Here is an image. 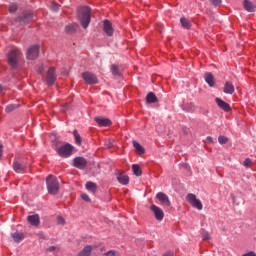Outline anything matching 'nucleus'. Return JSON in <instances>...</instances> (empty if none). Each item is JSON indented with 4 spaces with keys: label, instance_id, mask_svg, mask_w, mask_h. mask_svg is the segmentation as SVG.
Returning <instances> with one entry per match:
<instances>
[{
    "label": "nucleus",
    "instance_id": "obj_48",
    "mask_svg": "<svg viewBox=\"0 0 256 256\" xmlns=\"http://www.w3.org/2000/svg\"><path fill=\"white\" fill-rule=\"evenodd\" d=\"M163 256H175V255L173 254V252H167Z\"/></svg>",
    "mask_w": 256,
    "mask_h": 256
},
{
    "label": "nucleus",
    "instance_id": "obj_12",
    "mask_svg": "<svg viewBox=\"0 0 256 256\" xmlns=\"http://www.w3.org/2000/svg\"><path fill=\"white\" fill-rule=\"evenodd\" d=\"M73 165L74 167H76V169H85V167H87V159L83 158V157H76L73 160Z\"/></svg>",
    "mask_w": 256,
    "mask_h": 256
},
{
    "label": "nucleus",
    "instance_id": "obj_47",
    "mask_svg": "<svg viewBox=\"0 0 256 256\" xmlns=\"http://www.w3.org/2000/svg\"><path fill=\"white\" fill-rule=\"evenodd\" d=\"M206 139L208 143H213V137L208 136Z\"/></svg>",
    "mask_w": 256,
    "mask_h": 256
},
{
    "label": "nucleus",
    "instance_id": "obj_4",
    "mask_svg": "<svg viewBox=\"0 0 256 256\" xmlns=\"http://www.w3.org/2000/svg\"><path fill=\"white\" fill-rule=\"evenodd\" d=\"M33 21V13L32 12H24L20 16L15 19V23L18 25H29Z\"/></svg>",
    "mask_w": 256,
    "mask_h": 256
},
{
    "label": "nucleus",
    "instance_id": "obj_44",
    "mask_svg": "<svg viewBox=\"0 0 256 256\" xmlns=\"http://www.w3.org/2000/svg\"><path fill=\"white\" fill-rule=\"evenodd\" d=\"M43 71H45V66L42 64V65H40L39 66V68H38V73H43Z\"/></svg>",
    "mask_w": 256,
    "mask_h": 256
},
{
    "label": "nucleus",
    "instance_id": "obj_14",
    "mask_svg": "<svg viewBox=\"0 0 256 256\" xmlns=\"http://www.w3.org/2000/svg\"><path fill=\"white\" fill-rule=\"evenodd\" d=\"M103 31L108 35V37H112L114 30H113V24L109 20H104L103 22Z\"/></svg>",
    "mask_w": 256,
    "mask_h": 256
},
{
    "label": "nucleus",
    "instance_id": "obj_19",
    "mask_svg": "<svg viewBox=\"0 0 256 256\" xmlns=\"http://www.w3.org/2000/svg\"><path fill=\"white\" fill-rule=\"evenodd\" d=\"M94 121H96L100 127H109V125H111L109 118L96 117Z\"/></svg>",
    "mask_w": 256,
    "mask_h": 256
},
{
    "label": "nucleus",
    "instance_id": "obj_38",
    "mask_svg": "<svg viewBox=\"0 0 256 256\" xmlns=\"http://www.w3.org/2000/svg\"><path fill=\"white\" fill-rule=\"evenodd\" d=\"M81 199L86 201V203H91V198L87 194H81Z\"/></svg>",
    "mask_w": 256,
    "mask_h": 256
},
{
    "label": "nucleus",
    "instance_id": "obj_20",
    "mask_svg": "<svg viewBox=\"0 0 256 256\" xmlns=\"http://www.w3.org/2000/svg\"><path fill=\"white\" fill-rule=\"evenodd\" d=\"M243 7L245 11H248V13H254L256 7L253 5V3L249 0H244L243 1Z\"/></svg>",
    "mask_w": 256,
    "mask_h": 256
},
{
    "label": "nucleus",
    "instance_id": "obj_28",
    "mask_svg": "<svg viewBox=\"0 0 256 256\" xmlns=\"http://www.w3.org/2000/svg\"><path fill=\"white\" fill-rule=\"evenodd\" d=\"M180 23L184 29H191V22L187 18H181Z\"/></svg>",
    "mask_w": 256,
    "mask_h": 256
},
{
    "label": "nucleus",
    "instance_id": "obj_42",
    "mask_svg": "<svg viewBox=\"0 0 256 256\" xmlns=\"http://www.w3.org/2000/svg\"><path fill=\"white\" fill-rule=\"evenodd\" d=\"M61 111H63V113H66V111H69V104L62 106Z\"/></svg>",
    "mask_w": 256,
    "mask_h": 256
},
{
    "label": "nucleus",
    "instance_id": "obj_35",
    "mask_svg": "<svg viewBox=\"0 0 256 256\" xmlns=\"http://www.w3.org/2000/svg\"><path fill=\"white\" fill-rule=\"evenodd\" d=\"M17 9H18V6H17V4H15V3H11V4L9 5V8H8V10H9L10 13H15V12L17 11Z\"/></svg>",
    "mask_w": 256,
    "mask_h": 256
},
{
    "label": "nucleus",
    "instance_id": "obj_29",
    "mask_svg": "<svg viewBox=\"0 0 256 256\" xmlns=\"http://www.w3.org/2000/svg\"><path fill=\"white\" fill-rule=\"evenodd\" d=\"M77 29V24H69L65 27L66 33H75Z\"/></svg>",
    "mask_w": 256,
    "mask_h": 256
},
{
    "label": "nucleus",
    "instance_id": "obj_6",
    "mask_svg": "<svg viewBox=\"0 0 256 256\" xmlns=\"http://www.w3.org/2000/svg\"><path fill=\"white\" fill-rule=\"evenodd\" d=\"M56 151L60 157H71V154L73 153V147L71 144H65L60 146Z\"/></svg>",
    "mask_w": 256,
    "mask_h": 256
},
{
    "label": "nucleus",
    "instance_id": "obj_24",
    "mask_svg": "<svg viewBox=\"0 0 256 256\" xmlns=\"http://www.w3.org/2000/svg\"><path fill=\"white\" fill-rule=\"evenodd\" d=\"M133 147L136 153H138L139 155L145 154V149L143 148V146H141V144H139V142L133 141Z\"/></svg>",
    "mask_w": 256,
    "mask_h": 256
},
{
    "label": "nucleus",
    "instance_id": "obj_46",
    "mask_svg": "<svg viewBox=\"0 0 256 256\" xmlns=\"http://www.w3.org/2000/svg\"><path fill=\"white\" fill-rule=\"evenodd\" d=\"M39 239H45V234L43 232L38 233Z\"/></svg>",
    "mask_w": 256,
    "mask_h": 256
},
{
    "label": "nucleus",
    "instance_id": "obj_32",
    "mask_svg": "<svg viewBox=\"0 0 256 256\" xmlns=\"http://www.w3.org/2000/svg\"><path fill=\"white\" fill-rule=\"evenodd\" d=\"M73 135H74V138H75V143L77 145H81V135H79V132L77 130H74L73 131Z\"/></svg>",
    "mask_w": 256,
    "mask_h": 256
},
{
    "label": "nucleus",
    "instance_id": "obj_31",
    "mask_svg": "<svg viewBox=\"0 0 256 256\" xmlns=\"http://www.w3.org/2000/svg\"><path fill=\"white\" fill-rule=\"evenodd\" d=\"M111 71H112V74L115 75L116 77H119L121 75V72L119 71V66L115 64L111 66Z\"/></svg>",
    "mask_w": 256,
    "mask_h": 256
},
{
    "label": "nucleus",
    "instance_id": "obj_10",
    "mask_svg": "<svg viewBox=\"0 0 256 256\" xmlns=\"http://www.w3.org/2000/svg\"><path fill=\"white\" fill-rule=\"evenodd\" d=\"M150 210L152 213H154L155 219L157 221H163V218L165 217V213L163 212V209L159 208V206L152 204L150 206Z\"/></svg>",
    "mask_w": 256,
    "mask_h": 256
},
{
    "label": "nucleus",
    "instance_id": "obj_5",
    "mask_svg": "<svg viewBox=\"0 0 256 256\" xmlns=\"http://www.w3.org/2000/svg\"><path fill=\"white\" fill-rule=\"evenodd\" d=\"M186 199L190 205L194 207V209H198V211L203 210V203H201V200L197 199V196L193 193H189L186 196Z\"/></svg>",
    "mask_w": 256,
    "mask_h": 256
},
{
    "label": "nucleus",
    "instance_id": "obj_23",
    "mask_svg": "<svg viewBox=\"0 0 256 256\" xmlns=\"http://www.w3.org/2000/svg\"><path fill=\"white\" fill-rule=\"evenodd\" d=\"M159 101V99L157 98V96L155 95V93L153 92H149L146 96V102L151 104V103H157Z\"/></svg>",
    "mask_w": 256,
    "mask_h": 256
},
{
    "label": "nucleus",
    "instance_id": "obj_33",
    "mask_svg": "<svg viewBox=\"0 0 256 256\" xmlns=\"http://www.w3.org/2000/svg\"><path fill=\"white\" fill-rule=\"evenodd\" d=\"M228 142H229V138H227V136L218 137V143H220V145H225Z\"/></svg>",
    "mask_w": 256,
    "mask_h": 256
},
{
    "label": "nucleus",
    "instance_id": "obj_17",
    "mask_svg": "<svg viewBox=\"0 0 256 256\" xmlns=\"http://www.w3.org/2000/svg\"><path fill=\"white\" fill-rule=\"evenodd\" d=\"M204 79L206 83L209 85V87H215V76H213V73L211 72L205 73Z\"/></svg>",
    "mask_w": 256,
    "mask_h": 256
},
{
    "label": "nucleus",
    "instance_id": "obj_11",
    "mask_svg": "<svg viewBox=\"0 0 256 256\" xmlns=\"http://www.w3.org/2000/svg\"><path fill=\"white\" fill-rule=\"evenodd\" d=\"M39 57V46H31L27 51V59L33 61Z\"/></svg>",
    "mask_w": 256,
    "mask_h": 256
},
{
    "label": "nucleus",
    "instance_id": "obj_34",
    "mask_svg": "<svg viewBox=\"0 0 256 256\" xmlns=\"http://www.w3.org/2000/svg\"><path fill=\"white\" fill-rule=\"evenodd\" d=\"M17 107H19V106L15 105V104H10V105L6 106L5 111H6V113H11L12 111H15V109H17Z\"/></svg>",
    "mask_w": 256,
    "mask_h": 256
},
{
    "label": "nucleus",
    "instance_id": "obj_37",
    "mask_svg": "<svg viewBox=\"0 0 256 256\" xmlns=\"http://www.w3.org/2000/svg\"><path fill=\"white\" fill-rule=\"evenodd\" d=\"M243 165H244V167L249 168V167H251V165H253V161L250 158H247L244 160Z\"/></svg>",
    "mask_w": 256,
    "mask_h": 256
},
{
    "label": "nucleus",
    "instance_id": "obj_9",
    "mask_svg": "<svg viewBox=\"0 0 256 256\" xmlns=\"http://www.w3.org/2000/svg\"><path fill=\"white\" fill-rule=\"evenodd\" d=\"M156 199L159 201L162 207H171V200L169 199V196H167V194L163 192H158L156 194Z\"/></svg>",
    "mask_w": 256,
    "mask_h": 256
},
{
    "label": "nucleus",
    "instance_id": "obj_27",
    "mask_svg": "<svg viewBox=\"0 0 256 256\" xmlns=\"http://www.w3.org/2000/svg\"><path fill=\"white\" fill-rule=\"evenodd\" d=\"M91 251H93V248L91 246H86L83 248V250L78 254V256H89L91 255Z\"/></svg>",
    "mask_w": 256,
    "mask_h": 256
},
{
    "label": "nucleus",
    "instance_id": "obj_1",
    "mask_svg": "<svg viewBox=\"0 0 256 256\" xmlns=\"http://www.w3.org/2000/svg\"><path fill=\"white\" fill-rule=\"evenodd\" d=\"M78 20L82 27L87 29L89 27V23H91V8L87 6L80 7L78 9Z\"/></svg>",
    "mask_w": 256,
    "mask_h": 256
},
{
    "label": "nucleus",
    "instance_id": "obj_21",
    "mask_svg": "<svg viewBox=\"0 0 256 256\" xmlns=\"http://www.w3.org/2000/svg\"><path fill=\"white\" fill-rule=\"evenodd\" d=\"M117 181L121 184V185H129V176H127V174L125 173H120L117 176Z\"/></svg>",
    "mask_w": 256,
    "mask_h": 256
},
{
    "label": "nucleus",
    "instance_id": "obj_39",
    "mask_svg": "<svg viewBox=\"0 0 256 256\" xmlns=\"http://www.w3.org/2000/svg\"><path fill=\"white\" fill-rule=\"evenodd\" d=\"M105 255L106 256H119V253H117V251H115V250H110Z\"/></svg>",
    "mask_w": 256,
    "mask_h": 256
},
{
    "label": "nucleus",
    "instance_id": "obj_15",
    "mask_svg": "<svg viewBox=\"0 0 256 256\" xmlns=\"http://www.w3.org/2000/svg\"><path fill=\"white\" fill-rule=\"evenodd\" d=\"M216 104L222 111H231V105H229L227 102L223 101L221 98H215Z\"/></svg>",
    "mask_w": 256,
    "mask_h": 256
},
{
    "label": "nucleus",
    "instance_id": "obj_2",
    "mask_svg": "<svg viewBox=\"0 0 256 256\" xmlns=\"http://www.w3.org/2000/svg\"><path fill=\"white\" fill-rule=\"evenodd\" d=\"M47 190L50 195H57L59 193V180L53 175L46 178Z\"/></svg>",
    "mask_w": 256,
    "mask_h": 256
},
{
    "label": "nucleus",
    "instance_id": "obj_18",
    "mask_svg": "<svg viewBox=\"0 0 256 256\" xmlns=\"http://www.w3.org/2000/svg\"><path fill=\"white\" fill-rule=\"evenodd\" d=\"M223 91L226 95H233L235 93V86L233 85V83L227 81L224 85Z\"/></svg>",
    "mask_w": 256,
    "mask_h": 256
},
{
    "label": "nucleus",
    "instance_id": "obj_43",
    "mask_svg": "<svg viewBox=\"0 0 256 256\" xmlns=\"http://www.w3.org/2000/svg\"><path fill=\"white\" fill-rule=\"evenodd\" d=\"M60 8H61V6L59 4H53L52 5L53 11H59Z\"/></svg>",
    "mask_w": 256,
    "mask_h": 256
},
{
    "label": "nucleus",
    "instance_id": "obj_7",
    "mask_svg": "<svg viewBox=\"0 0 256 256\" xmlns=\"http://www.w3.org/2000/svg\"><path fill=\"white\" fill-rule=\"evenodd\" d=\"M82 79H84L87 85H97V83H99L97 76L91 72L82 73Z\"/></svg>",
    "mask_w": 256,
    "mask_h": 256
},
{
    "label": "nucleus",
    "instance_id": "obj_25",
    "mask_svg": "<svg viewBox=\"0 0 256 256\" xmlns=\"http://www.w3.org/2000/svg\"><path fill=\"white\" fill-rule=\"evenodd\" d=\"M87 191H90V193H97V184H95L92 181H89L85 185Z\"/></svg>",
    "mask_w": 256,
    "mask_h": 256
},
{
    "label": "nucleus",
    "instance_id": "obj_8",
    "mask_svg": "<svg viewBox=\"0 0 256 256\" xmlns=\"http://www.w3.org/2000/svg\"><path fill=\"white\" fill-rule=\"evenodd\" d=\"M55 81H57V74L55 73V67H51L47 71L46 83L51 87L55 85Z\"/></svg>",
    "mask_w": 256,
    "mask_h": 256
},
{
    "label": "nucleus",
    "instance_id": "obj_49",
    "mask_svg": "<svg viewBox=\"0 0 256 256\" xmlns=\"http://www.w3.org/2000/svg\"><path fill=\"white\" fill-rule=\"evenodd\" d=\"M5 91V87H3V85L0 84V94L3 93Z\"/></svg>",
    "mask_w": 256,
    "mask_h": 256
},
{
    "label": "nucleus",
    "instance_id": "obj_30",
    "mask_svg": "<svg viewBox=\"0 0 256 256\" xmlns=\"http://www.w3.org/2000/svg\"><path fill=\"white\" fill-rule=\"evenodd\" d=\"M104 145H105L106 149H111V147L115 146V140L108 138L105 140Z\"/></svg>",
    "mask_w": 256,
    "mask_h": 256
},
{
    "label": "nucleus",
    "instance_id": "obj_40",
    "mask_svg": "<svg viewBox=\"0 0 256 256\" xmlns=\"http://www.w3.org/2000/svg\"><path fill=\"white\" fill-rule=\"evenodd\" d=\"M212 5L217 7V5H221V0H209Z\"/></svg>",
    "mask_w": 256,
    "mask_h": 256
},
{
    "label": "nucleus",
    "instance_id": "obj_26",
    "mask_svg": "<svg viewBox=\"0 0 256 256\" xmlns=\"http://www.w3.org/2000/svg\"><path fill=\"white\" fill-rule=\"evenodd\" d=\"M132 171L136 177H141L143 175V170H141V167L139 164H133L132 165Z\"/></svg>",
    "mask_w": 256,
    "mask_h": 256
},
{
    "label": "nucleus",
    "instance_id": "obj_36",
    "mask_svg": "<svg viewBox=\"0 0 256 256\" xmlns=\"http://www.w3.org/2000/svg\"><path fill=\"white\" fill-rule=\"evenodd\" d=\"M202 239L203 241H209L211 239V236H209V232L202 230Z\"/></svg>",
    "mask_w": 256,
    "mask_h": 256
},
{
    "label": "nucleus",
    "instance_id": "obj_13",
    "mask_svg": "<svg viewBox=\"0 0 256 256\" xmlns=\"http://www.w3.org/2000/svg\"><path fill=\"white\" fill-rule=\"evenodd\" d=\"M28 223L32 225V227H39L41 225V218L39 214H32L27 217Z\"/></svg>",
    "mask_w": 256,
    "mask_h": 256
},
{
    "label": "nucleus",
    "instance_id": "obj_41",
    "mask_svg": "<svg viewBox=\"0 0 256 256\" xmlns=\"http://www.w3.org/2000/svg\"><path fill=\"white\" fill-rule=\"evenodd\" d=\"M57 223H58V225H63L65 223V218L59 216L57 219Z\"/></svg>",
    "mask_w": 256,
    "mask_h": 256
},
{
    "label": "nucleus",
    "instance_id": "obj_3",
    "mask_svg": "<svg viewBox=\"0 0 256 256\" xmlns=\"http://www.w3.org/2000/svg\"><path fill=\"white\" fill-rule=\"evenodd\" d=\"M8 65L11 67V69H17V66L19 65V61L21 59V51L18 49L11 50L8 55Z\"/></svg>",
    "mask_w": 256,
    "mask_h": 256
},
{
    "label": "nucleus",
    "instance_id": "obj_45",
    "mask_svg": "<svg viewBox=\"0 0 256 256\" xmlns=\"http://www.w3.org/2000/svg\"><path fill=\"white\" fill-rule=\"evenodd\" d=\"M55 249H57V247H55V246H50V247L47 249V251H49V252L51 253V252L55 251Z\"/></svg>",
    "mask_w": 256,
    "mask_h": 256
},
{
    "label": "nucleus",
    "instance_id": "obj_16",
    "mask_svg": "<svg viewBox=\"0 0 256 256\" xmlns=\"http://www.w3.org/2000/svg\"><path fill=\"white\" fill-rule=\"evenodd\" d=\"M13 169L16 173H25V169H27V165L20 163L18 161H15L13 163Z\"/></svg>",
    "mask_w": 256,
    "mask_h": 256
},
{
    "label": "nucleus",
    "instance_id": "obj_22",
    "mask_svg": "<svg viewBox=\"0 0 256 256\" xmlns=\"http://www.w3.org/2000/svg\"><path fill=\"white\" fill-rule=\"evenodd\" d=\"M11 237L13 238L15 243H21V241H23L25 239V235H23V233H19V232L12 233Z\"/></svg>",
    "mask_w": 256,
    "mask_h": 256
}]
</instances>
